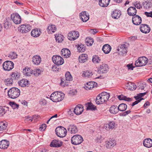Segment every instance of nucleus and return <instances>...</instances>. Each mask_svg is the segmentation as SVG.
<instances>
[{
  "mask_svg": "<svg viewBox=\"0 0 152 152\" xmlns=\"http://www.w3.org/2000/svg\"><path fill=\"white\" fill-rule=\"evenodd\" d=\"M110 96V94L103 92L99 94L97 96L96 100V103L100 104L107 101Z\"/></svg>",
  "mask_w": 152,
  "mask_h": 152,
  "instance_id": "1",
  "label": "nucleus"
},
{
  "mask_svg": "<svg viewBox=\"0 0 152 152\" xmlns=\"http://www.w3.org/2000/svg\"><path fill=\"white\" fill-rule=\"evenodd\" d=\"M20 94V90L15 87L11 88L8 91V96L12 99L17 98L19 96Z\"/></svg>",
  "mask_w": 152,
  "mask_h": 152,
  "instance_id": "2",
  "label": "nucleus"
},
{
  "mask_svg": "<svg viewBox=\"0 0 152 152\" xmlns=\"http://www.w3.org/2000/svg\"><path fill=\"white\" fill-rule=\"evenodd\" d=\"M56 135L60 137H65L66 135L67 130L63 127L60 126L57 127L55 129Z\"/></svg>",
  "mask_w": 152,
  "mask_h": 152,
  "instance_id": "3",
  "label": "nucleus"
},
{
  "mask_svg": "<svg viewBox=\"0 0 152 152\" xmlns=\"http://www.w3.org/2000/svg\"><path fill=\"white\" fill-rule=\"evenodd\" d=\"M148 62V59L144 56L138 58L135 61V65L136 66H143L145 65Z\"/></svg>",
  "mask_w": 152,
  "mask_h": 152,
  "instance_id": "4",
  "label": "nucleus"
},
{
  "mask_svg": "<svg viewBox=\"0 0 152 152\" xmlns=\"http://www.w3.org/2000/svg\"><path fill=\"white\" fill-rule=\"evenodd\" d=\"M71 141L72 144L76 145L81 143L83 141V139L81 135H76L72 137Z\"/></svg>",
  "mask_w": 152,
  "mask_h": 152,
  "instance_id": "5",
  "label": "nucleus"
},
{
  "mask_svg": "<svg viewBox=\"0 0 152 152\" xmlns=\"http://www.w3.org/2000/svg\"><path fill=\"white\" fill-rule=\"evenodd\" d=\"M65 80H64L63 78L61 79V85L62 86H64L66 85H67V84H66L67 83V81H72V77L69 72H66L65 75Z\"/></svg>",
  "mask_w": 152,
  "mask_h": 152,
  "instance_id": "6",
  "label": "nucleus"
},
{
  "mask_svg": "<svg viewBox=\"0 0 152 152\" xmlns=\"http://www.w3.org/2000/svg\"><path fill=\"white\" fill-rule=\"evenodd\" d=\"M52 59L53 63L57 66L61 65L64 63V59L60 56H54Z\"/></svg>",
  "mask_w": 152,
  "mask_h": 152,
  "instance_id": "7",
  "label": "nucleus"
},
{
  "mask_svg": "<svg viewBox=\"0 0 152 152\" xmlns=\"http://www.w3.org/2000/svg\"><path fill=\"white\" fill-rule=\"evenodd\" d=\"M14 66L13 62L9 61H5L3 64V68L5 70L10 71L12 69Z\"/></svg>",
  "mask_w": 152,
  "mask_h": 152,
  "instance_id": "8",
  "label": "nucleus"
},
{
  "mask_svg": "<svg viewBox=\"0 0 152 152\" xmlns=\"http://www.w3.org/2000/svg\"><path fill=\"white\" fill-rule=\"evenodd\" d=\"M31 27L29 25H22L18 28V31L22 33H26L29 31Z\"/></svg>",
  "mask_w": 152,
  "mask_h": 152,
  "instance_id": "9",
  "label": "nucleus"
},
{
  "mask_svg": "<svg viewBox=\"0 0 152 152\" xmlns=\"http://www.w3.org/2000/svg\"><path fill=\"white\" fill-rule=\"evenodd\" d=\"M79 36V34L78 31H74L69 32L68 35V38L69 40L74 41L77 39Z\"/></svg>",
  "mask_w": 152,
  "mask_h": 152,
  "instance_id": "10",
  "label": "nucleus"
},
{
  "mask_svg": "<svg viewBox=\"0 0 152 152\" xmlns=\"http://www.w3.org/2000/svg\"><path fill=\"white\" fill-rule=\"evenodd\" d=\"M11 17L13 21L15 24H17L21 22V19L20 16L17 13H15L11 15Z\"/></svg>",
  "mask_w": 152,
  "mask_h": 152,
  "instance_id": "11",
  "label": "nucleus"
},
{
  "mask_svg": "<svg viewBox=\"0 0 152 152\" xmlns=\"http://www.w3.org/2000/svg\"><path fill=\"white\" fill-rule=\"evenodd\" d=\"M109 68L108 65L102 63L101 64L98 69V72L99 73H106L108 71Z\"/></svg>",
  "mask_w": 152,
  "mask_h": 152,
  "instance_id": "12",
  "label": "nucleus"
},
{
  "mask_svg": "<svg viewBox=\"0 0 152 152\" xmlns=\"http://www.w3.org/2000/svg\"><path fill=\"white\" fill-rule=\"evenodd\" d=\"M83 107L80 104L77 105L74 108L73 111L77 115H79L82 113L83 111Z\"/></svg>",
  "mask_w": 152,
  "mask_h": 152,
  "instance_id": "13",
  "label": "nucleus"
},
{
  "mask_svg": "<svg viewBox=\"0 0 152 152\" xmlns=\"http://www.w3.org/2000/svg\"><path fill=\"white\" fill-rule=\"evenodd\" d=\"M80 18L83 22H86L89 19V15L86 11L81 12L80 14Z\"/></svg>",
  "mask_w": 152,
  "mask_h": 152,
  "instance_id": "14",
  "label": "nucleus"
},
{
  "mask_svg": "<svg viewBox=\"0 0 152 152\" xmlns=\"http://www.w3.org/2000/svg\"><path fill=\"white\" fill-rule=\"evenodd\" d=\"M140 29L142 33L145 34L148 33L151 30L150 27L146 24H142L140 25Z\"/></svg>",
  "mask_w": 152,
  "mask_h": 152,
  "instance_id": "15",
  "label": "nucleus"
},
{
  "mask_svg": "<svg viewBox=\"0 0 152 152\" xmlns=\"http://www.w3.org/2000/svg\"><path fill=\"white\" fill-rule=\"evenodd\" d=\"M142 22L141 18L139 15H135L133 16L132 18V22L134 24L138 25L140 24Z\"/></svg>",
  "mask_w": 152,
  "mask_h": 152,
  "instance_id": "16",
  "label": "nucleus"
},
{
  "mask_svg": "<svg viewBox=\"0 0 152 152\" xmlns=\"http://www.w3.org/2000/svg\"><path fill=\"white\" fill-rule=\"evenodd\" d=\"M61 55L64 58H67L71 55V52L69 49L67 48L62 49L61 52Z\"/></svg>",
  "mask_w": 152,
  "mask_h": 152,
  "instance_id": "17",
  "label": "nucleus"
},
{
  "mask_svg": "<svg viewBox=\"0 0 152 152\" xmlns=\"http://www.w3.org/2000/svg\"><path fill=\"white\" fill-rule=\"evenodd\" d=\"M32 61L34 64L38 65L41 61V58L39 56L35 55L32 58Z\"/></svg>",
  "mask_w": 152,
  "mask_h": 152,
  "instance_id": "18",
  "label": "nucleus"
},
{
  "mask_svg": "<svg viewBox=\"0 0 152 152\" xmlns=\"http://www.w3.org/2000/svg\"><path fill=\"white\" fill-rule=\"evenodd\" d=\"M41 33L40 30L38 28L33 29L31 32V36L34 37H39Z\"/></svg>",
  "mask_w": 152,
  "mask_h": 152,
  "instance_id": "19",
  "label": "nucleus"
},
{
  "mask_svg": "<svg viewBox=\"0 0 152 152\" xmlns=\"http://www.w3.org/2000/svg\"><path fill=\"white\" fill-rule=\"evenodd\" d=\"M63 142L60 141L53 140L50 144V146L51 147L58 148L60 147L62 145Z\"/></svg>",
  "mask_w": 152,
  "mask_h": 152,
  "instance_id": "20",
  "label": "nucleus"
},
{
  "mask_svg": "<svg viewBox=\"0 0 152 152\" xmlns=\"http://www.w3.org/2000/svg\"><path fill=\"white\" fill-rule=\"evenodd\" d=\"M67 129L70 133L72 134H75L78 131L77 127L74 125H70L68 126Z\"/></svg>",
  "mask_w": 152,
  "mask_h": 152,
  "instance_id": "21",
  "label": "nucleus"
},
{
  "mask_svg": "<svg viewBox=\"0 0 152 152\" xmlns=\"http://www.w3.org/2000/svg\"><path fill=\"white\" fill-rule=\"evenodd\" d=\"M9 142L6 140H2L0 141V148L6 149L8 148L9 145Z\"/></svg>",
  "mask_w": 152,
  "mask_h": 152,
  "instance_id": "22",
  "label": "nucleus"
},
{
  "mask_svg": "<svg viewBox=\"0 0 152 152\" xmlns=\"http://www.w3.org/2000/svg\"><path fill=\"white\" fill-rule=\"evenodd\" d=\"M143 143L144 146L150 148L152 146V140L149 138L145 139L143 141Z\"/></svg>",
  "mask_w": 152,
  "mask_h": 152,
  "instance_id": "23",
  "label": "nucleus"
},
{
  "mask_svg": "<svg viewBox=\"0 0 152 152\" xmlns=\"http://www.w3.org/2000/svg\"><path fill=\"white\" fill-rule=\"evenodd\" d=\"M137 10L135 7H129L127 10L128 14L131 16L135 15L137 13Z\"/></svg>",
  "mask_w": 152,
  "mask_h": 152,
  "instance_id": "24",
  "label": "nucleus"
},
{
  "mask_svg": "<svg viewBox=\"0 0 152 152\" xmlns=\"http://www.w3.org/2000/svg\"><path fill=\"white\" fill-rule=\"evenodd\" d=\"M64 94L62 93L61 92H58V94L56 98V100L54 101V102H57L61 101L64 99Z\"/></svg>",
  "mask_w": 152,
  "mask_h": 152,
  "instance_id": "25",
  "label": "nucleus"
},
{
  "mask_svg": "<svg viewBox=\"0 0 152 152\" xmlns=\"http://www.w3.org/2000/svg\"><path fill=\"white\" fill-rule=\"evenodd\" d=\"M117 50L120 52L121 53H119L121 55L126 53L127 50L126 45H121L120 47L117 49Z\"/></svg>",
  "mask_w": 152,
  "mask_h": 152,
  "instance_id": "26",
  "label": "nucleus"
},
{
  "mask_svg": "<svg viewBox=\"0 0 152 152\" xmlns=\"http://www.w3.org/2000/svg\"><path fill=\"white\" fill-rule=\"evenodd\" d=\"M106 147L107 148H110L113 147L116 144V142L115 140H111L109 141H107L106 142Z\"/></svg>",
  "mask_w": 152,
  "mask_h": 152,
  "instance_id": "27",
  "label": "nucleus"
},
{
  "mask_svg": "<svg viewBox=\"0 0 152 152\" xmlns=\"http://www.w3.org/2000/svg\"><path fill=\"white\" fill-rule=\"evenodd\" d=\"M110 0H99V5L102 7H107L110 2Z\"/></svg>",
  "mask_w": 152,
  "mask_h": 152,
  "instance_id": "28",
  "label": "nucleus"
},
{
  "mask_svg": "<svg viewBox=\"0 0 152 152\" xmlns=\"http://www.w3.org/2000/svg\"><path fill=\"white\" fill-rule=\"evenodd\" d=\"M126 87L127 89L132 91L135 90L136 88L135 84L131 82L127 83L126 85Z\"/></svg>",
  "mask_w": 152,
  "mask_h": 152,
  "instance_id": "29",
  "label": "nucleus"
},
{
  "mask_svg": "<svg viewBox=\"0 0 152 152\" xmlns=\"http://www.w3.org/2000/svg\"><path fill=\"white\" fill-rule=\"evenodd\" d=\"M121 15V12L117 10H115L112 13L111 16L113 18L117 19Z\"/></svg>",
  "mask_w": 152,
  "mask_h": 152,
  "instance_id": "30",
  "label": "nucleus"
},
{
  "mask_svg": "<svg viewBox=\"0 0 152 152\" xmlns=\"http://www.w3.org/2000/svg\"><path fill=\"white\" fill-rule=\"evenodd\" d=\"M111 49V46L108 44H105L103 46L102 50L105 54H108L110 53Z\"/></svg>",
  "mask_w": 152,
  "mask_h": 152,
  "instance_id": "31",
  "label": "nucleus"
},
{
  "mask_svg": "<svg viewBox=\"0 0 152 152\" xmlns=\"http://www.w3.org/2000/svg\"><path fill=\"white\" fill-rule=\"evenodd\" d=\"M119 110L117 106L115 105H113L111 106L110 108L109 111L110 113L113 114H116L117 113Z\"/></svg>",
  "mask_w": 152,
  "mask_h": 152,
  "instance_id": "32",
  "label": "nucleus"
},
{
  "mask_svg": "<svg viewBox=\"0 0 152 152\" xmlns=\"http://www.w3.org/2000/svg\"><path fill=\"white\" fill-rule=\"evenodd\" d=\"M19 85L22 87H25L28 85L29 83V81L26 79H22L18 82Z\"/></svg>",
  "mask_w": 152,
  "mask_h": 152,
  "instance_id": "33",
  "label": "nucleus"
},
{
  "mask_svg": "<svg viewBox=\"0 0 152 152\" xmlns=\"http://www.w3.org/2000/svg\"><path fill=\"white\" fill-rule=\"evenodd\" d=\"M88 56L86 54H82L79 56V60L80 63H84L87 60Z\"/></svg>",
  "mask_w": 152,
  "mask_h": 152,
  "instance_id": "34",
  "label": "nucleus"
},
{
  "mask_svg": "<svg viewBox=\"0 0 152 152\" xmlns=\"http://www.w3.org/2000/svg\"><path fill=\"white\" fill-rule=\"evenodd\" d=\"M93 82H89L85 84L84 88L86 90L91 89L93 88Z\"/></svg>",
  "mask_w": 152,
  "mask_h": 152,
  "instance_id": "35",
  "label": "nucleus"
},
{
  "mask_svg": "<svg viewBox=\"0 0 152 152\" xmlns=\"http://www.w3.org/2000/svg\"><path fill=\"white\" fill-rule=\"evenodd\" d=\"M33 70L30 68H25L23 70V72L25 73L26 76H30L33 73Z\"/></svg>",
  "mask_w": 152,
  "mask_h": 152,
  "instance_id": "36",
  "label": "nucleus"
},
{
  "mask_svg": "<svg viewBox=\"0 0 152 152\" xmlns=\"http://www.w3.org/2000/svg\"><path fill=\"white\" fill-rule=\"evenodd\" d=\"M118 98L120 100H124L128 102H131L132 101V99L130 98H127L126 96L123 95H120L118 96Z\"/></svg>",
  "mask_w": 152,
  "mask_h": 152,
  "instance_id": "37",
  "label": "nucleus"
},
{
  "mask_svg": "<svg viewBox=\"0 0 152 152\" xmlns=\"http://www.w3.org/2000/svg\"><path fill=\"white\" fill-rule=\"evenodd\" d=\"M118 110L121 111H123L125 110L127 108V105L126 104L124 103L121 104L118 107Z\"/></svg>",
  "mask_w": 152,
  "mask_h": 152,
  "instance_id": "38",
  "label": "nucleus"
},
{
  "mask_svg": "<svg viewBox=\"0 0 152 152\" xmlns=\"http://www.w3.org/2000/svg\"><path fill=\"white\" fill-rule=\"evenodd\" d=\"M86 110H95L96 109V107H94L91 103L88 102L87 104H86Z\"/></svg>",
  "mask_w": 152,
  "mask_h": 152,
  "instance_id": "39",
  "label": "nucleus"
},
{
  "mask_svg": "<svg viewBox=\"0 0 152 152\" xmlns=\"http://www.w3.org/2000/svg\"><path fill=\"white\" fill-rule=\"evenodd\" d=\"M10 75L12 78L15 80H18L20 75V73L18 72H12Z\"/></svg>",
  "mask_w": 152,
  "mask_h": 152,
  "instance_id": "40",
  "label": "nucleus"
},
{
  "mask_svg": "<svg viewBox=\"0 0 152 152\" xmlns=\"http://www.w3.org/2000/svg\"><path fill=\"white\" fill-rule=\"evenodd\" d=\"M4 83L6 85L11 86L13 83V79L12 78H8L5 80Z\"/></svg>",
  "mask_w": 152,
  "mask_h": 152,
  "instance_id": "41",
  "label": "nucleus"
},
{
  "mask_svg": "<svg viewBox=\"0 0 152 152\" xmlns=\"http://www.w3.org/2000/svg\"><path fill=\"white\" fill-rule=\"evenodd\" d=\"M7 124L6 122L1 121L0 122V131L5 130L6 129Z\"/></svg>",
  "mask_w": 152,
  "mask_h": 152,
  "instance_id": "42",
  "label": "nucleus"
},
{
  "mask_svg": "<svg viewBox=\"0 0 152 152\" xmlns=\"http://www.w3.org/2000/svg\"><path fill=\"white\" fill-rule=\"evenodd\" d=\"M47 29L49 31L50 33H54L56 31V28L55 25H51L48 26Z\"/></svg>",
  "mask_w": 152,
  "mask_h": 152,
  "instance_id": "43",
  "label": "nucleus"
},
{
  "mask_svg": "<svg viewBox=\"0 0 152 152\" xmlns=\"http://www.w3.org/2000/svg\"><path fill=\"white\" fill-rule=\"evenodd\" d=\"M17 55L15 52H11L10 53L8 57L11 59L16 58L17 57Z\"/></svg>",
  "mask_w": 152,
  "mask_h": 152,
  "instance_id": "44",
  "label": "nucleus"
},
{
  "mask_svg": "<svg viewBox=\"0 0 152 152\" xmlns=\"http://www.w3.org/2000/svg\"><path fill=\"white\" fill-rule=\"evenodd\" d=\"M147 93V92L143 93H140L137 94V96H134V98L136 100L141 99V98H143L142 97L145 95Z\"/></svg>",
  "mask_w": 152,
  "mask_h": 152,
  "instance_id": "45",
  "label": "nucleus"
},
{
  "mask_svg": "<svg viewBox=\"0 0 152 152\" xmlns=\"http://www.w3.org/2000/svg\"><path fill=\"white\" fill-rule=\"evenodd\" d=\"M77 50L79 52H84L85 50V47L84 45L80 44L78 45Z\"/></svg>",
  "mask_w": 152,
  "mask_h": 152,
  "instance_id": "46",
  "label": "nucleus"
},
{
  "mask_svg": "<svg viewBox=\"0 0 152 152\" xmlns=\"http://www.w3.org/2000/svg\"><path fill=\"white\" fill-rule=\"evenodd\" d=\"M83 75H84L85 77L88 78L91 77L93 75V74L91 72L86 71L83 72Z\"/></svg>",
  "mask_w": 152,
  "mask_h": 152,
  "instance_id": "47",
  "label": "nucleus"
},
{
  "mask_svg": "<svg viewBox=\"0 0 152 152\" xmlns=\"http://www.w3.org/2000/svg\"><path fill=\"white\" fill-rule=\"evenodd\" d=\"M101 60L100 58L97 56L95 55L93 56L92 61L94 63H99L100 61Z\"/></svg>",
  "mask_w": 152,
  "mask_h": 152,
  "instance_id": "48",
  "label": "nucleus"
},
{
  "mask_svg": "<svg viewBox=\"0 0 152 152\" xmlns=\"http://www.w3.org/2000/svg\"><path fill=\"white\" fill-rule=\"evenodd\" d=\"M9 104L13 109H18L19 107V105L16 104L14 102H9Z\"/></svg>",
  "mask_w": 152,
  "mask_h": 152,
  "instance_id": "49",
  "label": "nucleus"
},
{
  "mask_svg": "<svg viewBox=\"0 0 152 152\" xmlns=\"http://www.w3.org/2000/svg\"><path fill=\"white\" fill-rule=\"evenodd\" d=\"M63 36L61 34L58 35L57 36H56V41L59 43L61 42L63 40Z\"/></svg>",
  "mask_w": 152,
  "mask_h": 152,
  "instance_id": "50",
  "label": "nucleus"
},
{
  "mask_svg": "<svg viewBox=\"0 0 152 152\" xmlns=\"http://www.w3.org/2000/svg\"><path fill=\"white\" fill-rule=\"evenodd\" d=\"M33 72V73L35 76H38L40 74L41 71L39 69H34Z\"/></svg>",
  "mask_w": 152,
  "mask_h": 152,
  "instance_id": "51",
  "label": "nucleus"
},
{
  "mask_svg": "<svg viewBox=\"0 0 152 152\" xmlns=\"http://www.w3.org/2000/svg\"><path fill=\"white\" fill-rule=\"evenodd\" d=\"M110 129H113L115 127V123L113 121L110 122L107 125Z\"/></svg>",
  "mask_w": 152,
  "mask_h": 152,
  "instance_id": "52",
  "label": "nucleus"
},
{
  "mask_svg": "<svg viewBox=\"0 0 152 152\" xmlns=\"http://www.w3.org/2000/svg\"><path fill=\"white\" fill-rule=\"evenodd\" d=\"M7 111L6 109L3 107L0 106V116H1L4 114Z\"/></svg>",
  "mask_w": 152,
  "mask_h": 152,
  "instance_id": "53",
  "label": "nucleus"
},
{
  "mask_svg": "<svg viewBox=\"0 0 152 152\" xmlns=\"http://www.w3.org/2000/svg\"><path fill=\"white\" fill-rule=\"evenodd\" d=\"M57 94H58V92H54L50 96V99L53 102H54V101L56 100Z\"/></svg>",
  "mask_w": 152,
  "mask_h": 152,
  "instance_id": "54",
  "label": "nucleus"
},
{
  "mask_svg": "<svg viewBox=\"0 0 152 152\" xmlns=\"http://www.w3.org/2000/svg\"><path fill=\"white\" fill-rule=\"evenodd\" d=\"M34 116L33 115V117H31L29 116H28L27 117H26V118L25 120V122H28L29 121L30 122H31L32 120L34 118Z\"/></svg>",
  "mask_w": 152,
  "mask_h": 152,
  "instance_id": "55",
  "label": "nucleus"
},
{
  "mask_svg": "<svg viewBox=\"0 0 152 152\" xmlns=\"http://www.w3.org/2000/svg\"><path fill=\"white\" fill-rule=\"evenodd\" d=\"M134 6L135 7L138 9H140L142 8V7L140 2H136L134 4Z\"/></svg>",
  "mask_w": 152,
  "mask_h": 152,
  "instance_id": "56",
  "label": "nucleus"
},
{
  "mask_svg": "<svg viewBox=\"0 0 152 152\" xmlns=\"http://www.w3.org/2000/svg\"><path fill=\"white\" fill-rule=\"evenodd\" d=\"M130 113L131 111L130 110H128L120 113V115L121 116H125L129 114Z\"/></svg>",
  "mask_w": 152,
  "mask_h": 152,
  "instance_id": "57",
  "label": "nucleus"
},
{
  "mask_svg": "<svg viewBox=\"0 0 152 152\" xmlns=\"http://www.w3.org/2000/svg\"><path fill=\"white\" fill-rule=\"evenodd\" d=\"M94 42L93 39H89L87 42V45L88 46H91Z\"/></svg>",
  "mask_w": 152,
  "mask_h": 152,
  "instance_id": "58",
  "label": "nucleus"
},
{
  "mask_svg": "<svg viewBox=\"0 0 152 152\" xmlns=\"http://www.w3.org/2000/svg\"><path fill=\"white\" fill-rule=\"evenodd\" d=\"M46 127V125L45 124H43L41 125L39 127L40 130L44 131Z\"/></svg>",
  "mask_w": 152,
  "mask_h": 152,
  "instance_id": "59",
  "label": "nucleus"
},
{
  "mask_svg": "<svg viewBox=\"0 0 152 152\" xmlns=\"http://www.w3.org/2000/svg\"><path fill=\"white\" fill-rule=\"evenodd\" d=\"M143 98H141V99L136 100V101H135L134 102H133L132 104V106H133L137 104L138 103L140 102L141 100H143Z\"/></svg>",
  "mask_w": 152,
  "mask_h": 152,
  "instance_id": "60",
  "label": "nucleus"
},
{
  "mask_svg": "<svg viewBox=\"0 0 152 152\" xmlns=\"http://www.w3.org/2000/svg\"><path fill=\"white\" fill-rule=\"evenodd\" d=\"M40 104L42 105H45L46 104V101L44 99H41L39 101Z\"/></svg>",
  "mask_w": 152,
  "mask_h": 152,
  "instance_id": "61",
  "label": "nucleus"
},
{
  "mask_svg": "<svg viewBox=\"0 0 152 152\" xmlns=\"http://www.w3.org/2000/svg\"><path fill=\"white\" fill-rule=\"evenodd\" d=\"M146 3L147 7L148 8L152 6V0H148Z\"/></svg>",
  "mask_w": 152,
  "mask_h": 152,
  "instance_id": "62",
  "label": "nucleus"
},
{
  "mask_svg": "<svg viewBox=\"0 0 152 152\" xmlns=\"http://www.w3.org/2000/svg\"><path fill=\"white\" fill-rule=\"evenodd\" d=\"M102 140V137L101 136H98L96 139V141L98 143H100L101 142V141Z\"/></svg>",
  "mask_w": 152,
  "mask_h": 152,
  "instance_id": "63",
  "label": "nucleus"
},
{
  "mask_svg": "<svg viewBox=\"0 0 152 152\" xmlns=\"http://www.w3.org/2000/svg\"><path fill=\"white\" fill-rule=\"evenodd\" d=\"M10 25L8 22H5V23H4V27L5 28L7 29L9 28Z\"/></svg>",
  "mask_w": 152,
  "mask_h": 152,
  "instance_id": "64",
  "label": "nucleus"
}]
</instances>
